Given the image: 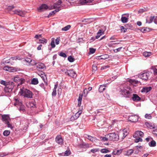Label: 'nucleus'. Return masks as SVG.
<instances>
[{"label": "nucleus", "mask_w": 157, "mask_h": 157, "mask_svg": "<svg viewBox=\"0 0 157 157\" xmlns=\"http://www.w3.org/2000/svg\"><path fill=\"white\" fill-rule=\"evenodd\" d=\"M6 86L9 88V89H10V90L12 91L14 87V85L13 83H11V84H9L8 85H6Z\"/></svg>", "instance_id": "obj_29"}, {"label": "nucleus", "mask_w": 157, "mask_h": 157, "mask_svg": "<svg viewBox=\"0 0 157 157\" xmlns=\"http://www.w3.org/2000/svg\"><path fill=\"white\" fill-rule=\"evenodd\" d=\"M5 92L7 93H11L12 91L10 90V89H9V88L5 86L4 89Z\"/></svg>", "instance_id": "obj_44"}, {"label": "nucleus", "mask_w": 157, "mask_h": 157, "mask_svg": "<svg viewBox=\"0 0 157 157\" xmlns=\"http://www.w3.org/2000/svg\"><path fill=\"white\" fill-rule=\"evenodd\" d=\"M151 89V87H144L141 90V92L142 93L144 92L147 93Z\"/></svg>", "instance_id": "obj_18"}, {"label": "nucleus", "mask_w": 157, "mask_h": 157, "mask_svg": "<svg viewBox=\"0 0 157 157\" xmlns=\"http://www.w3.org/2000/svg\"><path fill=\"white\" fill-rule=\"evenodd\" d=\"M27 105L28 106V107H30V108L35 107L36 106L34 102H29L28 104H27Z\"/></svg>", "instance_id": "obj_32"}, {"label": "nucleus", "mask_w": 157, "mask_h": 157, "mask_svg": "<svg viewBox=\"0 0 157 157\" xmlns=\"http://www.w3.org/2000/svg\"><path fill=\"white\" fill-rule=\"evenodd\" d=\"M96 51V49L94 48H90V54L94 53Z\"/></svg>", "instance_id": "obj_50"}, {"label": "nucleus", "mask_w": 157, "mask_h": 157, "mask_svg": "<svg viewBox=\"0 0 157 157\" xmlns=\"http://www.w3.org/2000/svg\"><path fill=\"white\" fill-rule=\"evenodd\" d=\"M39 41L40 43L42 44H46L47 42V40L44 38H43L41 39H40L39 40Z\"/></svg>", "instance_id": "obj_42"}, {"label": "nucleus", "mask_w": 157, "mask_h": 157, "mask_svg": "<svg viewBox=\"0 0 157 157\" xmlns=\"http://www.w3.org/2000/svg\"><path fill=\"white\" fill-rule=\"evenodd\" d=\"M149 144L150 147H155L156 146V142L154 140H152L149 143Z\"/></svg>", "instance_id": "obj_34"}, {"label": "nucleus", "mask_w": 157, "mask_h": 157, "mask_svg": "<svg viewBox=\"0 0 157 157\" xmlns=\"http://www.w3.org/2000/svg\"><path fill=\"white\" fill-rule=\"evenodd\" d=\"M51 45L52 48H54L56 46L55 44L54 38H52V41L51 43Z\"/></svg>", "instance_id": "obj_40"}, {"label": "nucleus", "mask_w": 157, "mask_h": 157, "mask_svg": "<svg viewBox=\"0 0 157 157\" xmlns=\"http://www.w3.org/2000/svg\"><path fill=\"white\" fill-rule=\"evenodd\" d=\"M156 128V129L152 131V133L153 134L157 136V128Z\"/></svg>", "instance_id": "obj_55"}, {"label": "nucleus", "mask_w": 157, "mask_h": 157, "mask_svg": "<svg viewBox=\"0 0 157 157\" xmlns=\"http://www.w3.org/2000/svg\"><path fill=\"white\" fill-rule=\"evenodd\" d=\"M10 60H11V59H10L7 60H5L4 59L3 61V63L4 64L5 63H9L10 62Z\"/></svg>", "instance_id": "obj_59"}, {"label": "nucleus", "mask_w": 157, "mask_h": 157, "mask_svg": "<svg viewBox=\"0 0 157 157\" xmlns=\"http://www.w3.org/2000/svg\"><path fill=\"white\" fill-rule=\"evenodd\" d=\"M99 151V149L98 148H94L91 150L89 153H90V152H92L93 153H94L96 152Z\"/></svg>", "instance_id": "obj_35"}, {"label": "nucleus", "mask_w": 157, "mask_h": 157, "mask_svg": "<svg viewBox=\"0 0 157 157\" xmlns=\"http://www.w3.org/2000/svg\"><path fill=\"white\" fill-rule=\"evenodd\" d=\"M109 137L108 134H106L105 136V137H101L100 139L101 140L103 141H107L109 140Z\"/></svg>", "instance_id": "obj_23"}, {"label": "nucleus", "mask_w": 157, "mask_h": 157, "mask_svg": "<svg viewBox=\"0 0 157 157\" xmlns=\"http://www.w3.org/2000/svg\"><path fill=\"white\" fill-rule=\"evenodd\" d=\"M109 56L107 54H105L99 56L98 57V59H105L108 58Z\"/></svg>", "instance_id": "obj_21"}, {"label": "nucleus", "mask_w": 157, "mask_h": 157, "mask_svg": "<svg viewBox=\"0 0 157 157\" xmlns=\"http://www.w3.org/2000/svg\"><path fill=\"white\" fill-rule=\"evenodd\" d=\"M13 81L18 83V86L24 83L25 82V79L18 76L14 77L13 78Z\"/></svg>", "instance_id": "obj_4"}, {"label": "nucleus", "mask_w": 157, "mask_h": 157, "mask_svg": "<svg viewBox=\"0 0 157 157\" xmlns=\"http://www.w3.org/2000/svg\"><path fill=\"white\" fill-rule=\"evenodd\" d=\"M67 75L72 78L75 77L77 76L76 72L73 69L68 70L67 71Z\"/></svg>", "instance_id": "obj_11"}, {"label": "nucleus", "mask_w": 157, "mask_h": 157, "mask_svg": "<svg viewBox=\"0 0 157 157\" xmlns=\"http://www.w3.org/2000/svg\"><path fill=\"white\" fill-rule=\"evenodd\" d=\"M14 13L17 14L21 17H24L25 12L24 11L20 10H15L13 11Z\"/></svg>", "instance_id": "obj_14"}, {"label": "nucleus", "mask_w": 157, "mask_h": 157, "mask_svg": "<svg viewBox=\"0 0 157 157\" xmlns=\"http://www.w3.org/2000/svg\"><path fill=\"white\" fill-rule=\"evenodd\" d=\"M138 116L135 115L130 116L128 118V120L129 121L132 122H136L138 121Z\"/></svg>", "instance_id": "obj_10"}, {"label": "nucleus", "mask_w": 157, "mask_h": 157, "mask_svg": "<svg viewBox=\"0 0 157 157\" xmlns=\"http://www.w3.org/2000/svg\"><path fill=\"white\" fill-rule=\"evenodd\" d=\"M109 66L108 65H106V66H102L101 68V70H103L105 69L109 68Z\"/></svg>", "instance_id": "obj_60"}, {"label": "nucleus", "mask_w": 157, "mask_h": 157, "mask_svg": "<svg viewBox=\"0 0 157 157\" xmlns=\"http://www.w3.org/2000/svg\"><path fill=\"white\" fill-rule=\"evenodd\" d=\"M93 0H80V3L81 5H84L86 3H90L92 2Z\"/></svg>", "instance_id": "obj_24"}, {"label": "nucleus", "mask_w": 157, "mask_h": 157, "mask_svg": "<svg viewBox=\"0 0 157 157\" xmlns=\"http://www.w3.org/2000/svg\"><path fill=\"white\" fill-rule=\"evenodd\" d=\"M122 47H120L118 48L117 49H114L113 51L115 52H119L120 51L121 49L122 48Z\"/></svg>", "instance_id": "obj_53"}, {"label": "nucleus", "mask_w": 157, "mask_h": 157, "mask_svg": "<svg viewBox=\"0 0 157 157\" xmlns=\"http://www.w3.org/2000/svg\"><path fill=\"white\" fill-rule=\"evenodd\" d=\"M121 28L122 32H123L124 33H125L126 32L127 29H124L123 26H121Z\"/></svg>", "instance_id": "obj_58"}, {"label": "nucleus", "mask_w": 157, "mask_h": 157, "mask_svg": "<svg viewBox=\"0 0 157 157\" xmlns=\"http://www.w3.org/2000/svg\"><path fill=\"white\" fill-rule=\"evenodd\" d=\"M145 125L147 127L150 129H153L155 128L154 125H152L151 123L148 122H146Z\"/></svg>", "instance_id": "obj_26"}, {"label": "nucleus", "mask_w": 157, "mask_h": 157, "mask_svg": "<svg viewBox=\"0 0 157 157\" xmlns=\"http://www.w3.org/2000/svg\"><path fill=\"white\" fill-rule=\"evenodd\" d=\"M145 139L147 142H148L150 140H152V138L150 137H148L147 138Z\"/></svg>", "instance_id": "obj_64"}, {"label": "nucleus", "mask_w": 157, "mask_h": 157, "mask_svg": "<svg viewBox=\"0 0 157 157\" xmlns=\"http://www.w3.org/2000/svg\"><path fill=\"white\" fill-rule=\"evenodd\" d=\"M145 117L146 118L148 119H151L152 118V117L149 114H146L145 115Z\"/></svg>", "instance_id": "obj_51"}, {"label": "nucleus", "mask_w": 157, "mask_h": 157, "mask_svg": "<svg viewBox=\"0 0 157 157\" xmlns=\"http://www.w3.org/2000/svg\"><path fill=\"white\" fill-rule=\"evenodd\" d=\"M108 135L109 137V140L116 141L119 139V136L117 134L113 133L109 134Z\"/></svg>", "instance_id": "obj_5"}, {"label": "nucleus", "mask_w": 157, "mask_h": 157, "mask_svg": "<svg viewBox=\"0 0 157 157\" xmlns=\"http://www.w3.org/2000/svg\"><path fill=\"white\" fill-rule=\"evenodd\" d=\"M59 56H61L63 57L64 58H66L67 57V56L66 54L63 52H61L59 54Z\"/></svg>", "instance_id": "obj_49"}, {"label": "nucleus", "mask_w": 157, "mask_h": 157, "mask_svg": "<svg viewBox=\"0 0 157 157\" xmlns=\"http://www.w3.org/2000/svg\"><path fill=\"white\" fill-rule=\"evenodd\" d=\"M122 151L121 150H118L117 151L116 154H117V155H119L121 153Z\"/></svg>", "instance_id": "obj_63"}, {"label": "nucleus", "mask_w": 157, "mask_h": 157, "mask_svg": "<svg viewBox=\"0 0 157 157\" xmlns=\"http://www.w3.org/2000/svg\"><path fill=\"white\" fill-rule=\"evenodd\" d=\"M31 83L32 84L36 85L38 83V81L37 78H34L32 79Z\"/></svg>", "instance_id": "obj_28"}, {"label": "nucleus", "mask_w": 157, "mask_h": 157, "mask_svg": "<svg viewBox=\"0 0 157 157\" xmlns=\"http://www.w3.org/2000/svg\"><path fill=\"white\" fill-rule=\"evenodd\" d=\"M71 27L70 25H67V26L63 28L62 29V30L63 31H67Z\"/></svg>", "instance_id": "obj_41"}, {"label": "nucleus", "mask_w": 157, "mask_h": 157, "mask_svg": "<svg viewBox=\"0 0 157 157\" xmlns=\"http://www.w3.org/2000/svg\"><path fill=\"white\" fill-rule=\"evenodd\" d=\"M58 87V84H56L55 85L54 88L53 89V91L52 93V96H55L56 94V89Z\"/></svg>", "instance_id": "obj_25"}, {"label": "nucleus", "mask_w": 157, "mask_h": 157, "mask_svg": "<svg viewBox=\"0 0 157 157\" xmlns=\"http://www.w3.org/2000/svg\"><path fill=\"white\" fill-rule=\"evenodd\" d=\"M100 151L102 153H107L109 152V151L108 149H106L104 148L101 149Z\"/></svg>", "instance_id": "obj_45"}, {"label": "nucleus", "mask_w": 157, "mask_h": 157, "mask_svg": "<svg viewBox=\"0 0 157 157\" xmlns=\"http://www.w3.org/2000/svg\"><path fill=\"white\" fill-rule=\"evenodd\" d=\"M154 74L155 75H157V69L155 68H153Z\"/></svg>", "instance_id": "obj_61"}, {"label": "nucleus", "mask_w": 157, "mask_h": 157, "mask_svg": "<svg viewBox=\"0 0 157 157\" xmlns=\"http://www.w3.org/2000/svg\"><path fill=\"white\" fill-rule=\"evenodd\" d=\"M56 141L57 143L60 144H63V140L60 135H58L56 136Z\"/></svg>", "instance_id": "obj_15"}, {"label": "nucleus", "mask_w": 157, "mask_h": 157, "mask_svg": "<svg viewBox=\"0 0 157 157\" xmlns=\"http://www.w3.org/2000/svg\"><path fill=\"white\" fill-rule=\"evenodd\" d=\"M152 55L151 52H144L143 53V55L145 57H148L151 56Z\"/></svg>", "instance_id": "obj_30"}, {"label": "nucleus", "mask_w": 157, "mask_h": 157, "mask_svg": "<svg viewBox=\"0 0 157 157\" xmlns=\"http://www.w3.org/2000/svg\"><path fill=\"white\" fill-rule=\"evenodd\" d=\"M105 90V86L104 85H101L100 86L99 88V91L100 92H102Z\"/></svg>", "instance_id": "obj_31"}, {"label": "nucleus", "mask_w": 157, "mask_h": 157, "mask_svg": "<svg viewBox=\"0 0 157 157\" xmlns=\"http://www.w3.org/2000/svg\"><path fill=\"white\" fill-rule=\"evenodd\" d=\"M0 83L1 84L5 86L6 85V82L5 81L2 80L1 81Z\"/></svg>", "instance_id": "obj_56"}, {"label": "nucleus", "mask_w": 157, "mask_h": 157, "mask_svg": "<svg viewBox=\"0 0 157 157\" xmlns=\"http://www.w3.org/2000/svg\"><path fill=\"white\" fill-rule=\"evenodd\" d=\"M6 123L7 124V126L8 128H10L11 129H12L13 128V127L12 125L9 122H8Z\"/></svg>", "instance_id": "obj_52"}, {"label": "nucleus", "mask_w": 157, "mask_h": 157, "mask_svg": "<svg viewBox=\"0 0 157 157\" xmlns=\"http://www.w3.org/2000/svg\"><path fill=\"white\" fill-rule=\"evenodd\" d=\"M19 94L21 95H23L24 97L28 98H32L33 95L32 92L23 87L20 89Z\"/></svg>", "instance_id": "obj_1"}, {"label": "nucleus", "mask_w": 157, "mask_h": 157, "mask_svg": "<svg viewBox=\"0 0 157 157\" xmlns=\"http://www.w3.org/2000/svg\"><path fill=\"white\" fill-rule=\"evenodd\" d=\"M92 69L93 70L96 71L97 70V66L96 64H94L92 66Z\"/></svg>", "instance_id": "obj_54"}, {"label": "nucleus", "mask_w": 157, "mask_h": 157, "mask_svg": "<svg viewBox=\"0 0 157 157\" xmlns=\"http://www.w3.org/2000/svg\"><path fill=\"white\" fill-rule=\"evenodd\" d=\"M71 153V152L70 150H67L65 151L64 155H63L64 156H68ZM60 154L59 155H61L62 154Z\"/></svg>", "instance_id": "obj_36"}, {"label": "nucleus", "mask_w": 157, "mask_h": 157, "mask_svg": "<svg viewBox=\"0 0 157 157\" xmlns=\"http://www.w3.org/2000/svg\"><path fill=\"white\" fill-rule=\"evenodd\" d=\"M15 105H17L19 110L20 112H24L25 111L24 105L22 103L21 101L20 100L16 99V103L14 104Z\"/></svg>", "instance_id": "obj_3"}, {"label": "nucleus", "mask_w": 157, "mask_h": 157, "mask_svg": "<svg viewBox=\"0 0 157 157\" xmlns=\"http://www.w3.org/2000/svg\"><path fill=\"white\" fill-rule=\"evenodd\" d=\"M48 8V6L46 4H43L38 8V10L39 12H42L47 10Z\"/></svg>", "instance_id": "obj_13"}, {"label": "nucleus", "mask_w": 157, "mask_h": 157, "mask_svg": "<svg viewBox=\"0 0 157 157\" xmlns=\"http://www.w3.org/2000/svg\"><path fill=\"white\" fill-rule=\"evenodd\" d=\"M127 155L129 156L133 152V150L131 149H129L127 151Z\"/></svg>", "instance_id": "obj_43"}, {"label": "nucleus", "mask_w": 157, "mask_h": 157, "mask_svg": "<svg viewBox=\"0 0 157 157\" xmlns=\"http://www.w3.org/2000/svg\"><path fill=\"white\" fill-rule=\"evenodd\" d=\"M121 92L124 97L129 98L130 96V93L129 91L126 89H121Z\"/></svg>", "instance_id": "obj_8"}, {"label": "nucleus", "mask_w": 157, "mask_h": 157, "mask_svg": "<svg viewBox=\"0 0 157 157\" xmlns=\"http://www.w3.org/2000/svg\"><path fill=\"white\" fill-rule=\"evenodd\" d=\"M22 58H21L20 56H16V57H11L10 59H11V60H21L22 59Z\"/></svg>", "instance_id": "obj_37"}, {"label": "nucleus", "mask_w": 157, "mask_h": 157, "mask_svg": "<svg viewBox=\"0 0 157 157\" xmlns=\"http://www.w3.org/2000/svg\"><path fill=\"white\" fill-rule=\"evenodd\" d=\"M121 21L123 23H126L128 21V18L125 17H122L121 18Z\"/></svg>", "instance_id": "obj_38"}, {"label": "nucleus", "mask_w": 157, "mask_h": 157, "mask_svg": "<svg viewBox=\"0 0 157 157\" xmlns=\"http://www.w3.org/2000/svg\"><path fill=\"white\" fill-rule=\"evenodd\" d=\"M59 9H56L53 11L51 12L49 14V16H51L52 15L54 14L56 12L59 11Z\"/></svg>", "instance_id": "obj_39"}, {"label": "nucleus", "mask_w": 157, "mask_h": 157, "mask_svg": "<svg viewBox=\"0 0 157 157\" xmlns=\"http://www.w3.org/2000/svg\"><path fill=\"white\" fill-rule=\"evenodd\" d=\"M154 16H151L150 17V21H147H147H146V22L147 23H151L154 19Z\"/></svg>", "instance_id": "obj_48"}, {"label": "nucleus", "mask_w": 157, "mask_h": 157, "mask_svg": "<svg viewBox=\"0 0 157 157\" xmlns=\"http://www.w3.org/2000/svg\"><path fill=\"white\" fill-rule=\"evenodd\" d=\"M22 59L26 62V64L27 65L33 66L35 64V61L30 58L26 57L25 58H22Z\"/></svg>", "instance_id": "obj_6"}, {"label": "nucleus", "mask_w": 157, "mask_h": 157, "mask_svg": "<svg viewBox=\"0 0 157 157\" xmlns=\"http://www.w3.org/2000/svg\"><path fill=\"white\" fill-rule=\"evenodd\" d=\"M74 59L71 56H69L68 57V60L70 62H72L74 61Z\"/></svg>", "instance_id": "obj_47"}, {"label": "nucleus", "mask_w": 157, "mask_h": 157, "mask_svg": "<svg viewBox=\"0 0 157 157\" xmlns=\"http://www.w3.org/2000/svg\"><path fill=\"white\" fill-rule=\"evenodd\" d=\"M2 120L5 122L6 123L9 122L10 120V118L9 115H2Z\"/></svg>", "instance_id": "obj_17"}, {"label": "nucleus", "mask_w": 157, "mask_h": 157, "mask_svg": "<svg viewBox=\"0 0 157 157\" xmlns=\"http://www.w3.org/2000/svg\"><path fill=\"white\" fill-rule=\"evenodd\" d=\"M82 113V111L81 110H79L78 112L75 113V115H74V117H75V119H77L79 116V115L81 114Z\"/></svg>", "instance_id": "obj_33"}, {"label": "nucleus", "mask_w": 157, "mask_h": 157, "mask_svg": "<svg viewBox=\"0 0 157 157\" xmlns=\"http://www.w3.org/2000/svg\"><path fill=\"white\" fill-rule=\"evenodd\" d=\"M87 138L93 142H96L97 140V139L95 137H92L90 136H88Z\"/></svg>", "instance_id": "obj_22"}, {"label": "nucleus", "mask_w": 157, "mask_h": 157, "mask_svg": "<svg viewBox=\"0 0 157 157\" xmlns=\"http://www.w3.org/2000/svg\"><path fill=\"white\" fill-rule=\"evenodd\" d=\"M144 136V133L140 131H137L133 135L134 137L136 138L135 140V141L136 143H138L140 141H142V139L141 137Z\"/></svg>", "instance_id": "obj_2"}, {"label": "nucleus", "mask_w": 157, "mask_h": 157, "mask_svg": "<svg viewBox=\"0 0 157 157\" xmlns=\"http://www.w3.org/2000/svg\"><path fill=\"white\" fill-rule=\"evenodd\" d=\"M3 69L6 71H9V72H14L16 71V70L14 69V68L11 67L5 66Z\"/></svg>", "instance_id": "obj_16"}, {"label": "nucleus", "mask_w": 157, "mask_h": 157, "mask_svg": "<svg viewBox=\"0 0 157 157\" xmlns=\"http://www.w3.org/2000/svg\"><path fill=\"white\" fill-rule=\"evenodd\" d=\"M61 70L62 71L64 72L65 73V74L66 75L67 73V71L68 70H67V69H66L65 68H63V69H61Z\"/></svg>", "instance_id": "obj_57"}, {"label": "nucleus", "mask_w": 157, "mask_h": 157, "mask_svg": "<svg viewBox=\"0 0 157 157\" xmlns=\"http://www.w3.org/2000/svg\"><path fill=\"white\" fill-rule=\"evenodd\" d=\"M60 39H59V38H57L56 39V44H58L59 43V41H60Z\"/></svg>", "instance_id": "obj_62"}, {"label": "nucleus", "mask_w": 157, "mask_h": 157, "mask_svg": "<svg viewBox=\"0 0 157 157\" xmlns=\"http://www.w3.org/2000/svg\"><path fill=\"white\" fill-rule=\"evenodd\" d=\"M82 95L81 94H79L78 98V106H80L81 104Z\"/></svg>", "instance_id": "obj_27"}, {"label": "nucleus", "mask_w": 157, "mask_h": 157, "mask_svg": "<svg viewBox=\"0 0 157 157\" xmlns=\"http://www.w3.org/2000/svg\"><path fill=\"white\" fill-rule=\"evenodd\" d=\"M132 99V100L134 101H139L141 99L140 98L137 94H133Z\"/></svg>", "instance_id": "obj_19"}, {"label": "nucleus", "mask_w": 157, "mask_h": 157, "mask_svg": "<svg viewBox=\"0 0 157 157\" xmlns=\"http://www.w3.org/2000/svg\"><path fill=\"white\" fill-rule=\"evenodd\" d=\"M10 131L9 130H5L3 133V135L5 136H7L10 134Z\"/></svg>", "instance_id": "obj_46"}, {"label": "nucleus", "mask_w": 157, "mask_h": 157, "mask_svg": "<svg viewBox=\"0 0 157 157\" xmlns=\"http://www.w3.org/2000/svg\"><path fill=\"white\" fill-rule=\"evenodd\" d=\"M151 73L149 72H145L139 75V78L144 80H147L150 77Z\"/></svg>", "instance_id": "obj_7"}, {"label": "nucleus", "mask_w": 157, "mask_h": 157, "mask_svg": "<svg viewBox=\"0 0 157 157\" xmlns=\"http://www.w3.org/2000/svg\"><path fill=\"white\" fill-rule=\"evenodd\" d=\"M62 3V1L61 0H58V1L56 3H55L53 6V8L52 9H59L61 7V4Z\"/></svg>", "instance_id": "obj_12"}, {"label": "nucleus", "mask_w": 157, "mask_h": 157, "mask_svg": "<svg viewBox=\"0 0 157 157\" xmlns=\"http://www.w3.org/2000/svg\"><path fill=\"white\" fill-rule=\"evenodd\" d=\"M104 34V31L103 29H100L97 34V35L96 36V39H98L102 34Z\"/></svg>", "instance_id": "obj_20"}, {"label": "nucleus", "mask_w": 157, "mask_h": 157, "mask_svg": "<svg viewBox=\"0 0 157 157\" xmlns=\"http://www.w3.org/2000/svg\"><path fill=\"white\" fill-rule=\"evenodd\" d=\"M36 66V69L38 70H40V69H45L46 67L44 64L42 63H36L34 65Z\"/></svg>", "instance_id": "obj_9"}]
</instances>
